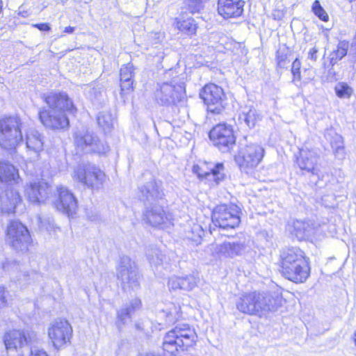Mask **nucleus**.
I'll list each match as a JSON object with an SVG mask.
<instances>
[{
    "mask_svg": "<svg viewBox=\"0 0 356 356\" xmlns=\"http://www.w3.org/2000/svg\"><path fill=\"white\" fill-rule=\"evenodd\" d=\"M149 263L152 266L157 268L163 262V255L158 250H152V253L148 254Z\"/></svg>",
    "mask_w": 356,
    "mask_h": 356,
    "instance_id": "42",
    "label": "nucleus"
},
{
    "mask_svg": "<svg viewBox=\"0 0 356 356\" xmlns=\"http://www.w3.org/2000/svg\"><path fill=\"white\" fill-rule=\"evenodd\" d=\"M97 122L105 132L110 131L113 126L114 118L109 111H102L97 116Z\"/></svg>",
    "mask_w": 356,
    "mask_h": 356,
    "instance_id": "36",
    "label": "nucleus"
},
{
    "mask_svg": "<svg viewBox=\"0 0 356 356\" xmlns=\"http://www.w3.org/2000/svg\"><path fill=\"white\" fill-rule=\"evenodd\" d=\"M301 62L298 58H296L292 63L291 66V73L293 75V82L298 86L299 83H301Z\"/></svg>",
    "mask_w": 356,
    "mask_h": 356,
    "instance_id": "40",
    "label": "nucleus"
},
{
    "mask_svg": "<svg viewBox=\"0 0 356 356\" xmlns=\"http://www.w3.org/2000/svg\"><path fill=\"white\" fill-rule=\"evenodd\" d=\"M26 147L36 154L40 152L43 147V140L38 131L34 129H30L26 135Z\"/></svg>",
    "mask_w": 356,
    "mask_h": 356,
    "instance_id": "32",
    "label": "nucleus"
},
{
    "mask_svg": "<svg viewBox=\"0 0 356 356\" xmlns=\"http://www.w3.org/2000/svg\"><path fill=\"white\" fill-rule=\"evenodd\" d=\"M312 10L314 15L323 22H328L329 16L325 9L321 6L319 1L316 0L312 7Z\"/></svg>",
    "mask_w": 356,
    "mask_h": 356,
    "instance_id": "41",
    "label": "nucleus"
},
{
    "mask_svg": "<svg viewBox=\"0 0 356 356\" xmlns=\"http://www.w3.org/2000/svg\"><path fill=\"white\" fill-rule=\"evenodd\" d=\"M164 76L167 80L159 85L155 91V99L161 105H170L179 102L184 94V83L178 81L177 72L173 70H168Z\"/></svg>",
    "mask_w": 356,
    "mask_h": 356,
    "instance_id": "5",
    "label": "nucleus"
},
{
    "mask_svg": "<svg viewBox=\"0 0 356 356\" xmlns=\"http://www.w3.org/2000/svg\"><path fill=\"white\" fill-rule=\"evenodd\" d=\"M29 356H49L47 353L43 349L32 348Z\"/></svg>",
    "mask_w": 356,
    "mask_h": 356,
    "instance_id": "47",
    "label": "nucleus"
},
{
    "mask_svg": "<svg viewBox=\"0 0 356 356\" xmlns=\"http://www.w3.org/2000/svg\"><path fill=\"white\" fill-rule=\"evenodd\" d=\"M74 144L80 152L105 154L109 147L93 136L86 129L78 130L74 134Z\"/></svg>",
    "mask_w": 356,
    "mask_h": 356,
    "instance_id": "12",
    "label": "nucleus"
},
{
    "mask_svg": "<svg viewBox=\"0 0 356 356\" xmlns=\"http://www.w3.org/2000/svg\"><path fill=\"white\" fill-rule=\"evenodd\" d=\"M133 76V65L128 63L120 68V81L131 79Z\"/></svg>",
    "mask_w": 356,
    "mask_h": 356,
    "instance_id": "43",
    "label": "nucleus"
},
{
    "mask_svg": "<svg viewBox=\"0 0 356 356\" xmlns=\"http://www.w3.org/2000/svg\"><path fill=\"white\" fill-rule=\"evenodd\" d=\"M6 305V298L5 296V289L0 286V307H4Z\"/></svg>",
    "mask_w": 356,
    "mask_h": 356,
    "instance_id": "49",
    "label": "nucleus"
},
{
    "mask_svg": "<svg viewBox=\"0 0 356 356\" xmlns=\"http://www.w3.org/2000/svg\"><path fill=\"white\" fill-rule=\"evenodd\" d=\"M181 317V307L174 303H170L158 313L159 325H170Z\"/></svg>",
    "mask_w": 356,
    "mask_h": 356,
    "instance_id": "28",
    "label": "nucleus"
},
{
    "mask_svg": "<svg viewBox=\"0 0 356 356\" xmlns=\"http://www.w3.org/2000/svg\"><path fill=\"white\" fill-rule=\"evenodd\" d=\"M236 307L242 313L256 315V291L243 294L236 302Z\"/></svg>",
    "mask_w": 356,
    "mask_h": 356,
    "instance_id": "30",
    "label": "nucleus"
},
{
    "mask_svg": "<svg viewBox=\"0 0 356 356\" xmlns=\"http://www.w3.org/2000/svg\"><path fill=\"white\" fill-rule=\"evenodd\" d=\"M144 220L152 227L165 229L173 225L172 213L166 212L159 204H153L147 207L144 213Z\"/></svg>",
    "mask_w": 356,
    "mask_h": 356,
    "instance_id": "18",
    "label": "nucleus"
},
{
    "mask_svg": "<svg viewBox=\"0 0 356 356\" xmlns=\"http://www.w3.org/2000/svg\"><path fill=\"white\" fill-rule=\"evenodd\" d=\"M282 305V298L278 291H256V316L261 317L269 312H275Z\"/></svg>",
    "mask_w": 356,
    "mask_h": 356,
    "instance_id": "17",
    "label": "nucleus"
},
{
    "mask_svg": "<svg viewBox=\"0 0 356 356\" xmlns=\"http://www.w3.org/2000/svg\"><path fill=\"white\" fill-rule=\"evenodd\" d=\"M240 208L233 204L217 206L212 213V221L215 225L224 229H234L241 222Z\"/></svg>",
    "mask_w": 356,
    "mask_h": 356,
    "instance_id": "9",
    "label": "nucleus"
},
{
    "mask_svg": "<svg viewBox=\"0 0 356 356\" xmlns=\"http://www.w3.org/2000/svg\"><path fill=\"white\" fill-rule=\"evenodd\" d=\"M177 26L179 31L190 35L195 34L197 29L196 24L192 18H188L184 20H178Z\"/></svg>",
    "mask_w": 356,
    "mask_h": 356,
    "instance_id": "37",
    "label": "nucleus"
},
{
    "mask_svg": "<svg viewBox=\"0 0 356 356\" xmlns=\"http://www.w3.org/2000/svg\"><path fill=\"white\" fill-rule=\"evenodd\" d=\"M243 0H218V12L223 18L239 17L243 11Z\"/></svg>",
    "mask_w": 356,
    "mask_h": 356,
    "instance_id": "22",
    "label": "nucleus"
},
{
    "mask_svg": "<svg viewBox=\"0 0 356 356\" xmlns=\"http://www.w3.org/2000/svg\"><path fill=\"white\" fill-rule=\"evenodd\" d=\"M353 340H354L355 344L356 346V330L355 331V332L353 334Z\"/></svg>",
    "mask_w": 356,
    "mask_h": 356,
    "instance_id": "53",
    "label": "nucleus"
},
{
    "mask_svg": "<svg viewBox=\"0 0 356 356\" xmlns=\"http://www.w3.org/2000/svg\"><path fill=\"white\" fill-rule=\"evenodd\" d=\"M45 227V225L44 224V222L42 221H41V227Z\"/></svg>",
    "mask_w": 356,
    "mask_h": 356,
    "instance_id": "54",
    "label": "nucleus"
},
{
    "mask_svg": "<svg viewBox=\"0 0 356 356\" xmlns=\"http://www.w3.org/2000/svg\"><path fill=\"white\" fill-rule=\"evenodd\" d=\"M281 272L283 276L295 283L306 281L310 273L304 252L298 248H291L281 254Z\"/></svg>",
    "mask_w": 356,
    "mask_h": 356,
    "instance_id": "3",
    "label": "nucleus"
},
{
    "mask_svg": "<svg viewBox=\"0 0 356 356\" xmlns=\"http://www.w3.org/2000/svg\"><path fill=\"white\" fill-rule=\"evenodd\" d=\"M290 232L295 235L298 240H303L312 236H314L316 233V229L313 224L308 221L296 220L293 222L290 226Z\"/></svg>",
    "mask_w": 356,
    "mask_h": 356,
    "instance_id": "26",
    "label": "nucleus"
},
{
    "mask_svg": "<svg viewBox=\"0 0 356 356\" xmlns=\"http://www.w3.org/2000/svg\"><path fill=\"white\" fill-rule=\"evenodd\" d=\"M238 120L250 128L254 127L261 120V116L252 105L241 106L238 110Z\"/></svg>",
    "mask_w": 356,
    "mask_h": 356,
    "instance_id": "29",
    "label": "nucleus"
},
{
    "mask_svg": "<svg viewBox=\"0 0 356 356\" xmlns=\"http://www.w3.org/2000/svg\"><path fill=\"white\" fill-rule=\"evenodd\" d=\"M207 0H187L186 5L187 9L192 14L201 12L205 6Z\"/></svg>",
    "mask_w": 356,
    "mask_h": 356,
    "instance_id": "39",
    "label": "nucleus"
},
{
    "mask_svg": "<svg viewBox=\"0 0 356 356\" xmlns=\"http://www.w3.org/2000/svg\"><path fill=\"white\" fill-rule=\"evenodd\" d=\"M45 229L51 233L52 230L56 232L57 229L59 230L60 229L58 227H56L54 224H51L49 222V225L47 227H45Z\"/></svg>",
    "mask_w": 356,
    "mask_h": 356,
    "instance_id": "51",
    "label": "nucleus"
},
{
    "mask_svg": "<svg viewBox=\"0 0 356 356\" xmlns=\"http://www.w3.org/2000/svg\"><path fill=\"white\" fill-rule=\"evenodd\" d=\"M336 95L340 99H349L353 92V88L345 82H339L334 86Z\"/></svg>",
    "mask_w": 356,
    "mask_h": 356,
    "instance_id": "38",
    "label": "nucleus"
},
{
    "mask_svg": "<svg viewBox=\"0 0 356 356\" xmlns=\"http://www.w3.org/2000/svg\"><path fill=\"white\" fill-rule=\"evenodd\" d=\"M141 301L138 298L133 299L128 305L118 312L116 325L119 329L131 318V314L139 309Z\"/></svg>",
    "mask_w": 356,
    "mask_h": 356,
    "instance_id": "31",
    "label": "nucleus"
},
{
    "mask_svg": "<svg viewBox=\"0 0 356 356\" xmlns=\"http://www.w3.org/2000/svg\"><path fill=\"white\" fill-rule=\"evenodd\" d=\"M6 241L14 249L23 251L27 249L31 236L26 226L19 221L13 220L8 225Z\"/></svg>",
    "mask_w": 356,
    "mask_h": 356,
    "instance_id": "13",
    "label": "nucleus"
},
{
    "mask_svg": "<svg viewBox=\"0 0 356 356\" xmlns=\"http://www.w3.org/2000/svg\"><path fill=\"white\" fill-rule=\"evenodd\" d=\"M33 26L38 29L41 31H48L51 29L50 26L47 23H40L33 24Z\"/></svg>",
    "mask_w": 356,
    "mask_h": 356,
    "instance_id": "48",
    "label": "nucleus"
},
{
    "mask_svg": "<svg viewBox=\"0 0 356 356\" xmlns=\"http://www.w3.org/2000/svg\"><path fill=\"white\" fill-rule=\"evenodd\" d=\"M317 53L318 49L316 47L311 48L307 53V59L309 60L313 63H315L318 58Z\"/></svg>",
    "mask_w": 356,
    "mask_h": 356,
    "instance_id": "46",
    "label": "nucleus"
},
{
    "mask_svg": "<svg viewBox=\"0 0 356 356\" xmlns=\"http://www.w3.org/2000/svg\"><path fill=\"white\" fill-rule=\"evenodd\" d=\"M200 95L207 106L209 112L218 114L224 109L225 95L220 86L213 83L207 84Z\"/></svg>",
    "mask_w": 356,
    "mask_h": 356,
    "instance_id": "14",
    "label": "nucleus"
},
{
    "mask_svg": "<svg viewBox=\"0 0 356 356\" xmlns=\"http://www.w3.org/2000/svg\"><path fill=\"white\" fill-rule=\"evenodd\" d=\"M117 277L124 290H136L140 286L136 263L127 256L120 259L117 268Z\"/></svg>",
    "mask_w": 356,
    "mask_h": 356,
    "instance_id": "10",
    "label": "nucleus"
},
{
    "mask_svg": "<svg viewBox=\"0 0 356 356\" xmlns=\"http://www.w3.org/2000/svg\"><path fill=\"white\" fill-rule=\"evenodd\" d=\"M63 36H64V35H63V34H61V35H60V38H62V37H63Z\"/></svg>",
    "mask_w": 356,
    "mask_h": 356,
    "instance_id": "56",
    "label": "nucleus"
},
{
    "mask_svg": "<svg viewBox=\"0 0 356 356\" xmlns=\"http://www.w3.org/2000/svg\"><path fill=\"white\" fill-rule=\"evenodd\" d=\"M199 278L195 275H188L184 277L172 276L168 280L170 290L181 289L191 291L197 286Z\"/></svg>",
    "mask_w": 356,
    "mask_h": 356,
    "instance_id": "24",
    "label": "nucleus"
},
{
    "mask_svg": "<svg viewBox=\"0 0 356 356\" xmlns=\"http://www.w3.org/2000/svg\"><path fill=\"white\" fill-rule=\"evenodd\" d=\"M50 187L44 182H34L28 184L25 188V194L32 203L44 202L49 197Z\"/></svg>",
    "mask_w": 356,
    "mask_h": 356,
    "instance_id": "23",
    "label": "nucleus"
},
{
    "mask_svg": "<svg viewBox=\"0 0 356 356\" xmlns=\"http://www.w3.org/2000/svg\"><path fill=\"white\" fill-rule=\"evenodd\" d=\"M264 156V149L257 144H250L243 148L236 159L240 168L248 172V170L256 168Z\"/></svg>",
    "mask_w": 356,
    "mask_h": 356,
    "instance_id": "16",
    "label": "nucleus"
},
{
    "mask_svg": "<svg viewBox=\"0 0 356 356\" xmlns=\"http://www.w3.org/2000/svg\"><path fill=\"white\" fill-rule=\"evenodd\" d=\"M197 335L195 329L188 324H178L164 337L163 350L170 355H176L180 351L195 345Z\"/></svg>",
    "mask_w": 356,
    "mask_h": 356,
    "instance_id": "4",
    "label": "nucleus"
},
{
    "mask_svg": "<svg viewBox=\"0 0 356 356\" xmlns=\"http://www.w3.org/2000/svg\"><path fill=\"white\" fill-rule=\"evenodd\" d=\"M72 176L74 180L92 190L100 189L106 180L105 173L92 164L79 165L74 168Z\"/></svg>",
    "mask_w": 356,
    "mask_h": 356,
    "instance_id": "6",
    "label": "nucleus"
},
{
    "mask_svg": "<svg viewBox=\"0 0 356 356\" xmlns=\"http://www.w3.org/2000/svg\"><path fill=\"white\" fill-rule=\"evenodd\" d=\"M193 172L199 178L205 179L211 186L218 184L225 176V167L222 163L211 164L209 167L206 163L201 165H195L193 166Z\"/></svg>",
    "mask_w": 356,
    "mask_h": 356,
    "instance_id": "19",
    "label": "nucleus"
},
{
    "mask_svg": "<svg viewBox=\"0 0 356 356\" xmlns=\"http://www.w3.org/2000/svg\"><path fill=\"white\" fill-rule=\"evenodd\" d=\"M325 136L326 138L332 136V138L329 140L330 141V145L334 149V154L338 158L343 159L345 156V149L341 136L330 130L325 134Z\"/></svg>",
    "mask_w": 356,
    "mask_h": 356,
    "instance_id": "33",
    "label": "nucleus"
},
{
    "mask_svg": "<svg viewBox=\"0 0 356 356\" xmlns=\"http://www.w3.org/2000/svg\"><path fill=\"white\" fill-rule=\"evenodd\" d=\"M349 48V42L346 40L339 42L337 49L330 54V64L335 65L339 60L346 56Z\"/></svg>",
    "mask_w": 356,
    "mask_h": 356,
    "instance_id": "35",
    "label": "nucleus"
},
{
    "mask_svg": "<svg viewBox=\"0 0 356 356\" xmlns=\"http://www.w3.org/2000/svg\"><path fill=\"white\" fill-rule=\"evenodd\" d=\"M207 249L213 257L232 259L242 255L245 246L240 241H225L220 244H211Z\"/></svg>",
    "mask_w": 356,
    "mask_h": 356,
    "instance_id": "20",
    "label": "nucleus"
},
{
    "mask_svg": "<svg viewBox=\"0 0 356 356\" xmlns=\"http://www.w3.org/2000/svg\"><path fill=\"white\" fill-rule=\"evenodd\" d=\"M141 197L149 202H156L162 199L163 192L161 184L152 180L140 188Z\"/></svg>",
    "mask_w": 356,
    "mask_h": 356,
    "instance_id": "27",
    "label": "nucleus"
},
{
    "mask_svg": "<svg viewBox=\"0 0 356 356\" xmlns=\"http://www.w3.org/2000/svg\"><path fill=\"white\" fill-rule=\"evenodd\" d=\"M44 101L49 108L41 109L39 118L44 126L52 129H63L68 127L70 122L65 112L74 113L76 108L65 92H50Z\"/></svg>",
    "mask_w": 356,
    "mask_h": 356,
    "instance_id": "1",
    "label": "nucleus"
},
{
    "mask_svg": "<svg viewBox=\"0 0 356 356\" xmlns=\"http://www.w3.org/2000/svg\"><path fill=\"white\" fill-rule=\"evenodd\" d=\"M213 145L222 152H229L235 145L236 138L232 126L225 123L216 124L209 134Z\"/></svg>",
    "mask_w": 356,
    "mask_h": 356,
    "instance_id": "11",
    "label": "nucleus"
},
{
    "mask_svg": "<svg viewBox=\"0 0 356 356\" xmlns=\"http://www.w3.org/2000/svg\"><path fill=\"white\" fill-rule=\"evenodd\" d=\"M204 235L202 227L196 223L185 230V238L193 242L196 245L201 243L202 237Z\"/></svg>",
    "mask_w": 356,
    "mask_h": 356,
    "instance_id": "34",
    "label": "nucleus"
},
{
    "mask_svg": "<svg viewBox=\"0 0 356 356\" xmlns=\"http://www.w3.org/2000/svg\"><path fill=\"white\" fill-rule=\"evenodd\" d=\"M75 31V27L74 26H67L65 27L63 30V33H67V34H72Z\"/></svg>",
    "mask_w": 356,
    "mask_h": 356,
    "instance_id": "50",
    "label": "nucleus"
},
{
    "mask_svg": "<svg viewBox=\"0 0 356 356\" xmlns=\"http://www.w3.org/2000/svg\"><path fill=\"white\" fill-rule=\"evenodd\" d=\"M3 341L8 351L17 350L28 343L24 333L20 330H11L5 334Z\"/></svg>",
    "mask_w": 356,
    "mask_h": 356,
    "instance_id": "25",
    "label": "nucleus"
},
{
    "mask_svg": "<svg viewBox=\"0 0 356 356\" xmlns=\"http://www.w3.org/2000/svg\"><path fill=\"white\" fill-rule=\"evenodd\" d=\"M298 167L313 175L319 176L321 171L320 154L315 148H309L305 145L300 149L299 156L296 159Z\"/></svg>",
    "mask_w": 356,
    "mask_h": 356,
    "instance_id": "15",
    "label": "nucleus"
},
{
    "mask_svg": "<svg viewBox=\"0 0 356 356\" xmlns=\"http://www.w3.org/2000/svg\"><path fill=\"white\" fill-rule=\"evenodd\" d=\"M19 179L18 170L13 165L0 161V210L2 213L15 212L21 203V197L13 188Z\"/></svg>",
    "mask_w": 356,
    "mask_h": 356,
    "instance_id": "2",
    "label": "nucleus"
},
{
    "mask_svg": "<svg viewBox=\"0 0 356 356\" xmlns=\"http://www.w3.org/2000/svg\"><path fill=\"white\" fill-rule=\"evenodd\" d=\"M121 81V92L122 94L129 93L133 90V81L131 79Z\"/></svg>",
    "mask_w": 356,
    "mask_h": 356,
    "instance_id": "45",
    "label": "nucleus"
},
{
    "mask_svg": "<svg viewBox=\"0 0 356 356\" xmlns=\"http://www.w3.org/2000/svg\"><path fill=\"white\" fill-rule=\"evenodd\" d=\"M22 141L21 120L10 117L0 120V146L5 149H15Z\"/></svg>",
    "mask_w": 356,
    "mask_h": 356,
    "instance_id": "7",
    "label": "nucleus"
},
{
    "mask_svg": "<svg viewBox=\"0 0 356 356\" xmlns=\"http://www.w3.org/2000/svg\"><path fill=\"white\" fill-rule=\"evenodd\" d=\"M276 60L277 66L280 68H285L289 63L286 54L281 49L277 51Z\"/></svg>",
    "mask_w": 356,
    "mask_h": 356,
    "instance_id": "44",
    "label": "nucleus"
},
{
    "mask_svg": "<svg viewBox=\"0 0 356 356\" xmlns=\"http://www.w3.org/2000/svg\"><path fill=\"white\" fill-rule=\"evenodd\" d=\"M59 198L56 203V209L70 217L74 214L77 208V201L74 195L66 188H58Z\"/></svg>",
    "mask_w": 356,
    "mask_h": 356,
    "instance_id": "21",
    "label": "nucleus"
},
{
    "mask_svg": "<svg viewBox=\"0 0 356 356\" xmlns=\"http://www.w3.org/2000/svg\"><path fill=\"white\" fill-rule=\"evenodd\" d=\"M3 268L6 270L8 268V266H3Z\"/></svg>",
    "mask_w": 356,
    "mask_h": 356,
    "instance_id": "55",
    "label": "nucleus"
},
{
    "mask_svg": "<svg viewBox=\"0 0 356 356\" xmlns=\"http://www.w3.org/2000/svg\"><path fill=\"white\" fill-rule=\"evenodd\" d=\"M47 333L52 346L59 350L70 343L73 330L68 321L58 318L50 323Z\"/></svg>",
    "mask_w": 356,
    "mask_h": 356,
    "instance_id": "8",
    "label": "nucleus"
},
{
    "mask_svg": "<svg viewBox=\"0 0 356 356\" xmlns=\"http://www.w3.org/2000/svg\"><path fill=\"white\" fill-rule=\"evenodd\" d=\"M140 356H160V355L159 354H156L154 352H148V353L140 354Z\"/></svg>",
    "mask_w": 356,
    "mask_h": 356,
    "instance_id": "52",
    "label": "nucleus"
}]
</instances>
